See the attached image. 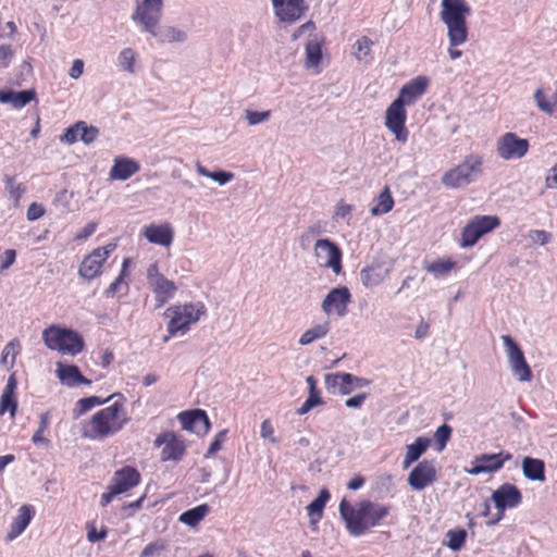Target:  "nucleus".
<instances>
[{"label": "nucleus", "mask_w": 557, "mask_h": 557, "mask_svg": "<svg viewBox=\"0 0 557 557\" xmlns=\"http://www.w3.org/2000/svg\"><path fill=\"white\" fill-rule=\"evenodd\" d=\"M522 473L530 481H545V463L542 459L524 457L521 463Z\"/></svg>", "instance_id": "obj_32"}, {"label": "nucleus", "mask_w": 557, "mask_h": 557, "mask_svg": "<svg viewBox=\"0 0 557 557\" xmlns=\"http://www.w3.org/2000/svg\"><path fill=\"white\" fill-rule=\"evenodd\" d=\"M33 515L34 510L30 506L24 505L18 509V513L13 520L11 524V531L8 534L9 540H14L24 532V530L28 527Z\"/></svg>", "instance_id": "obj_34"}, {"label": "nucleus", "mask_w": 557, "mask_h": 557, "mask_svg": "<svg viewBox=\"0 0 557 557\" xmlns=\"http://www.w3.org/2000/svg\"><path fill=\"white\" fill-rule=\"evenodd\" d=\"M446 545L453 550L458 552L462 548L467 537V531L463 529L449 530L446 533Z\"/></svg>", "instance_id": "obj_43"}, {"label": "nucleus", "mask_w": 557, "mask_h": 557, "mask_svg": "<svg viewBox=\"0 0 557 557\" xmlns=\"http://www.w3.org/2000/svg\"><path fill=\"white\" fill-rule=\"evenodd\" d=\"M394 199L391 195L388 187H385L380 195L374 199V205L370 209L372 215H382L393 209Z\"/></svg>", "instance_id": "obj_36"}, {"label": "nucleus", "mask_w": 557, "mask_h": 557, "mask_svg": "<svg viewBox=\"0 0 557 557\" xmlns=\"http://www.w3.org/2000/svg\"><path fill=\"white\" fill-rule=\"evenodd\" d=\"M492 500L497 509V517L488 522L490 525L499 522L507 509L518 507L522 503V493L515 484L504 483L492 493Z\"/></svg>", "instance_id": "obj_8"}, {"label": "nucleus", "mask_w": 557, "mask_h": 557, "mask_svg": "<svg viewBox=\"0 0 557 557\" xmlns=\"http://www.w3.org/2000/svg\"><path fill=\"white\" fill-rule=\"evenodd\" d=\"M17 410V401L14 395L2 394L0 398V414L9 411L11 417L15 416Z\"/></svg>", "instance_id": "obj_48"}, {"label": "nucleus", "mask_w": 557, "mask_h": 557, "mask_svg": "<svg viewBox=\"0 0 557 557\" xmlns=\"http://www.w3.org/2000/svg\"><path fill=\"white\" fill-rule=\"evenodd\" d=\"M206 306L201 301L169 307L164 312V315L170 319L168 323L169 335L164 336L163 342H168L171 336L178 332H187L189 325L199 321L206 314Z\"/></svg>", "instance_id": "obj_3"}, {"label": "nucleus", "mask_w": 557, "mask_h": 557, "mask_svg": "<svg viewBox=\"0 0 557 557\" xmlns=\"http://www.w3.org/2000/svg\"><path fill=\"white\" fill-rule=\"evenodd\" d=\"M428 86V77L417 76L401 87L396 100H400L405 106L413 104L420 97L424 95Z\"/></svg>", "instance_id": "obj_24"}, {"label": "nucleus", "mask_w": 557, "mask_h": 557, "mask_svg": "<svg viewBox=\"0 0 557 557\" xmlns=\"http://www.w3.org/2000/svg\"><path fill=\"white\" fill-rule=\"evenodd\" d=\"M46 210L42 207V205H39L37 202H33L27 208L26 216L29 221H36L44 216Z\"/></svg>", "instance_id": "obj_57"}, {"label": "nucleus", "mask_w": 557, "mask_h": 557, "mask_svg": "<svg viewBox=\"0 0 557 557\" xmlns=\"http://www.w3.org/2000/svg\"><path fill=\"white\" fill-rule=\"evenodd\" d=\"M373 42L370 38L363 36L359 38L356 44L352 46L354 55L359 60H366V58L370 54L371 47Z\"/></svg>", "instance_id": "obj_45"}, {"label": "nucleus", "mask_w": 557, "mask_h": 557, "mask_svg": "<svg viewBox=\"0 0 557 557\" xmlns=\"http://www.w3.org/2000/svg\"><path fill=\"white\" fill-rule=\"evenodd\" d=\"M339 515L346 522L348 532L354 536H360L367 532L366 517L361 512V503L355 509L345 498L339 504Z\"/></svg>", "instance_id": "obj_20"}, {"label": "nucleus", "mask_w": 557, "mask_h": 557, "mask_svg": "<svg viewBox=\"0 0 557 557\" xmlns=\"http://www.w3.org/2000/svg\"><path fill=\"white\" fill-rule=\"evenodd\" d=\"M436 479L435 461L424 459L412 468L408 474L407 483L413 491H422L434 483Z\"/></svg>", "instance_id": "obj_18"}, {"label": "nucleus", "mask_w": 557, "mask_h": 557, "mask_svg": "<svg viewBox=\"0 0 557 557\" xmlns=\"http://www.w3.org/2000/svg\"><path fill=\"white\" fill-rule=\"evenodd\" d=\"M128 422L122 404L114 403L99 411L84 424L82 435L89 440H103L120 432Z\"/></svg>", "instance_id": "obj_2"}, {"label": "nucleus", "mask_w": 557, "mask_h": 557, "mask_svg": "<svg viewBox=\"0 0 557 557\" xmlns=\"http://www.w3.org/2000/svg\"><path fill=\"white\" fill-rule=\"evenodd\" d=\"M322 59V42L314 35L306 44V65L307 67L318 66Z\"/></svg>", "instance_id": "obj_38"}, {"label": "nucleus", "mask_w": 557, "mask_h": 557, "mask_svg": "<svg viewBox=\"0 0 557 557\" xmlns=\"http://www.w3.org/2000/svg\"><path fill=\"white\" fill-rule=\"evenodd\" d=\"M148 33L161 44L184 42L187 39V34L184 30L173 26L159 27L158 25Z\"/></svg>", "instance_id": "obj_31"}, {"label": "nucleus", "mask_w": 557, "mask_h": 557, "mask_svg": "<svg viewBox=\"0 0 557 557\" xmlns=\"http://www.w3.org/2000/svg\"><path fill=\"white\" fill-rule=\"evenodd\" d=\"M227 430H221L210 444L206 457H210L222 448V444L226 438Z\"/></svg>", "instance_id": "obj_54"}, {"label": "nucleus", "mask_w": 557, "mask_h": 557, "mask_svg": "<svg viewBox=\"0 0 557 557\" xmlns=\"http://www.w3.org/2000/svg\"><path fill=\"white\" fill-rule=\"evenodd\" d=\"M210 507L207 504H202L181 513L178 520L189 527H195L207 516Z\"/></svg>", "instance_id": "obj_37"}, {"label": "nucleus", "mask_w": 557, "mask_h": 557, "mask_svg": "<svg viewBox=\"0 0 557 557\" xmlns=\"http://www.w3.org/2000/svg\"><path fill=\"white\" fill-rule=\"evenodd\" d=\"M512 455L509 451L502 450L497 454H481L475 456L471 462V468L467 472L471 475L481 473H495L499 471L506 461H509Z\"/></svg>", "instance_id": "obj_17"}, {"label": "nucleus", "mask_w": 557, "mask_h": 557, "mask_svg": "<svg viewBox=\"0 0 557 557\" xmlns=\"http://www.w3.org/2000/svg\"><path fill=\"white\" fill-rule=\"evenodd\" d=\"M367 396L368 395L366 393L355 395V396L346 399L345 406L348 408H360L363 405Z\"/></svg>", "instance_id": "obj_62"}, {"label": "nucleus", "mask_w": 557, "mask_h": 557, "mask_svg": "<svg viewBox=\"0 0 557 557\" xmlns=\"http://www.w3.org/2000/svg\"><path fill=\"white\" fill-rule=\"evenodd\" d=\"M135 52L131 48L123 49L119 54V64L127 72H133Z\"/></svg>", "instance_id": "obj_49"}, {"label": "nucleus", "mask_w": 557, "mask_h": 557, "mask_svg": "<svg viewBox=\"0 0 557 557\" xmlns=\"http://www.w3.org/2000/svg\"><path fill=\"white\" fill-rule=\"evenodd\" d=\"M164 548H165V545L163 542L157 541V542L149 543L143 549L140 557H152V556L159 554L160 552H162Z\"/></svg>", "instance_id": "obj_56"}, {"label": "nucleus", "mask_w": 557, "mask_h": 557, "mask_svg": "<svg viewBox=\"0 0 557 557\" xmlns=\"http://www.w3.org/2000/svg\"><path fill=\"white\" fill-rule=\"evenodd\" d=\"M275 14L282 22L294 23L305 13L304 0H272Z\"/></svg>", "instance_id": "obj_23"}, {"label": "nucleus", "mask_w": 557, "mask_h": 557, "mask_svg": "<svg viewBox=\"0 0 557 557\" xmlns=\"http://www.w3.org/2000/svg\"><path fill=\"white\" fill-rule=\"evenodd\" d=\"M407 113L405 104L400 100H394L386 109L385 126L391 131L396 140L399 143H406L408 139L409 132L405 126Z\"/></svg>", "instance_id": "obj_16"}, {"label": "nucleus", "mask_w": 557, "mask_h": 557, "mask_svg": "<svg viewBox=\"0 0 557 557\" xmlns=\"http://www.w3.org/2000/svg\"><path fill=\"white\" fill-rule=\"evenodd\" d=\"M500 225V220L496 215H476L470 220L461 233V247H472L485 234L492 232Z\"/></svg>", "instance_id": "obj_6"}, {"label": "nucleus", "mask_w": 557, "mask_h": 557, "mask_svg": "<svg viewBox=\"0 0 557 557\" xmlns=\"http://www.w3.org/2000/svg\"><path fill=\"white\" fill-rule=\"evenodd\" d=\"M98 135L99 129L97 127L88 126L84 121H78L65 129L60 140L69 145L82 140L84 144L89 145L96 140Z\"/></svg>", "instance_id": "obj_22"}, {"label": "nucleus", "mask_w": 557, "mask_h": 557, "mask_svg": "<svg viewBox=\"0 0 557 557\" xmlns=\"http://www.w3.org/2000/svg\"><path fill=\"white\" fill-rule=\"evenodd\" d=\"M177 419L184 430L197 435H203L210 429L209 418L202 409L183 411L177 416Z\"/></svg>", "instance_id": "obj_21"}, {"label": "nucleus", "mask_w": 557, "mask_h": 557, "mask_svg": "<svg viewBox=\"0 0 557 557\" xmlns=\"http://www.w3.org/2000/svg\"><path fill=\"white\" fill-rule=\"evenodd\" d=\"M13 57V50L11 46L9 45H1L0 46V64L3 67H7L9 65L10 60Z\"/></svg>", "instance_id": "obj_59"}, {"label": "nucleus", "mask_w": 557, "mask_h": 557, "mask_svg": "<svg viewBox=\"0 0 557 557\" xmlns=\"http://www.w3.org/2000/svg\"><path fill=\"white\" fill-rule=\"evenodd\" d=\"M145 237L148 242L161 246H170L173 240V230L169 224H151L145 228Z\"/></svg>", "instance_id": "obj_28"}, {"label": "nucleus", "mask_w": 557, "mask_h": 557, "mask_svg": "<svg viewBox=\"0 0 557 557\" xmlns=\"http://www.w3.org/2000/svg\"><path fill=\"white\" fill-rule=\"evenodd\" d=\"M112 397H113V395L110 396L108 399H102L99 396H89V397L82 398L76 403V408L74 409V414H75V417L82 416V414L86 413L87 411H89L90 409H92L94 407L100 406V405L107 403Z\"/></svg>", "instance_id": "obj_41"}, {"label": "nucleus", "mask_w": 557, "mask_h": 557, "mask_svg": "<svg viewBox=\"0 0 557 557\" xmlns=\"http://www.w3.org/2000/svg\"><path fill=\"white\" fill-rule=\"evenodd\" d=\"M529 140L515 133H506L497 141V154L503 160H519L529 151Z\"/></svg>", "instance_id": "obj_15"}, {"label": "nucleus", "mask_w": 557, "mask_h": 557, "mask_svg": "<svg viewBox=\"0 0 557 557\" xmlns=\"http://www.w3.org/2000/svg\"><path fill=\"white\" fill-rule=\"evenodd\" d=\"M246 120L249 125H257L263 122H267L270 119L271 112L270 111H251L246 110L245 111Z\"/></svg>", "instance_id": "obj_51"}, {"label": "nucleus", "mask_w": 557, "mask_h": 557, "mask_svg": "<svg viewBox=\"0 0 557 557\" xmlns=\"http://www.w3.org/2000/svg\"><path fill=\"white\" fill-rule=\"evenodd\" d=\"M42 339L49 349L63 355L76 356L84 349L83 336L70 329L51 325L44 330Z\"/></svg>", "instance_id": "obj_4"}, {"label": "nucleus", "mask_w": 557, "mask_h": 557, "mask_svg": "<svg viewBox=\"0 0 557 557\" xmlns=\"http://www.w3.org/2000/svg\"><path fill=\"white\" fill-rule=\"evenodd\" d=\"M483 172V159L479 154H469L465 160L444 173L442 183L449 188H461L475 182Z\"/></svg>", "instance_id": "obj_5"}, {"label": "nucleus", "mask_w": 557, "mask_h": 557, "mask_svg": "<svg viewBox=\"0 0 557 557\" xmlns=\"http://www.w3.org/2000/svg\"><path fill=\"white\" fill-rule=\"evenodd\" d=\"M273 432H274V430H273L271 422L269 420H264L261 423V428H260L261 437L270 440L271 443H275L276 440L273 436Z\"/></svg>", "instance_id": "obj_61"}, {"label": "nucleus", "mask_w": 557, "mask_h": 557, "mask_svg": "<svg viewBox=\"0 0 557 557\" xmlns=\"http://www.w3.org/2000/svg\"><path fill=\"white\" fill-rule=\"evenodd\" d=\"M36 92L33 89L21 91L0 90V102L10 103L14 109H22L35 99Z\"/></svg>", "instance_id": "obj_29"}, {"label": "nucleus", "mask_w": 557, "mask_h": 557, "mask_svg": "<svg viewBox=\"0 0 557 557\" xmlns=\"http://www.w3.org/2000/svg\"><path fill=\"white\" fill-rule=\"evenodd\" d=\"M441 8V21L447 27L448 54L451 60H456L462 54L456 47L468 40L467 16L471 14V8L466 0H442Z\"/></svg>", "instance_id": "obj_1"}, {"label": "nucleus", "mask_w": 557, "mask_h": 557, "mask_svg": "<svg viewBox=\"0 0 557 557\" xmlns=\"http://www.w3.org/2000/svg\"><path fill=\"white\" fill-rule=\"evenodd\" d=\"M5 188L9 194L16 200L20 199L25 191L22 185L15 182L14 177L5 178Z\"/></svg>", "instance_id": "obj_55"}, {"label": "nucleus", "mask_w": 557, "mask_h": 557, "mask_svg": "<svg viewBox=\"0 0 557 557\" xmlns=\"http://www.w3.org/2000/svg\"><path fill=\"white\" fill-rule=\"evenodd\" d=\"M156 447H161L160 459L162 461H180L186 453L184 440L174 432L160 433L154 442Z\"/></svg>", "instance_id": "obj_14"}, {"label": "nucleus", "mask_w": 557, "mask_h": 557, "mask_svg": "<svg viewBox=\"0 0 557 557\" xmlns=\"http://www.w3.org/2000/svg\"><path fill=\"white\" fill-rule=\"evenodd\" d=\"M351 301V294L346 286L332 288L324 297L321 308L327 315L335 313L339 318L346 315L347 306Z\"/></svg>", "instance_id": "obj_19"}, {"label": "nucleus", "mask_w": 557, "mask_h": 557, "mask_svg": "<svg viewBox=\"0 0 557 557\" xmlns=\"http://www.w3.org/2000/svg\"><path fill=\"white\" fill-rule=\"evenodd\" d=\"M502 341L505 346V351L512 374L520 382H530L533 376L532 371L524 358V354L520 346L515 342V339L510 335H503Z\"/></svg>", "instance_id": "obj_9"}, {"label": "nucleus", "mask_w": 557, "mask_h": 557, "mask_svg": "<svg viewBox=\"0 0 557 557\" xmlns=\"http://www.w3.org/2000/svg\"><path fill=\"white\" fill-rule=\"evenodd\" d=\"M361 512L366 517L367 530L375 527L388 513V507L373 504L370 500L361 502Z\"/></svg>", "instance_id": "obj_33"}, {"label": "nucleus", "mask_w": 557, "mask_h": 557, "mask_svg": "<svg viewBox=\"0 0 557 557\" xmlns=\"http://www.w3.org/2000/svg\"><path fill=\"white\" fill-rule=\"evenodd\" d=\"M83 70H84V62L81 59H76L72 63V66L69 71V76L71 78L77 79L83 74Z\"/></svg>", "instance_id": "obj_63"}, {"label": "nucleus", "mask_w": 557, "mask_h": 557, "mask_svg": "<svg viewBox=\"0 0 557 557\" xmlns=\"http://www.w3.org/2000/svg\"><path fill=\"white\" fill-rule=\"evenodd\" d=\"M383 278L381 270L376 268H367L360 272L361 283L368 288L377 286L382 283Z\"/></svg>", "instance_id": "obj_42"}, {"label": "nucleus", "mask_w": 557, "mask_h": 557, "mask_svg": "<svg viewBox=\"0 0 557 557\" xmlns=\"http://www.w3.org/2000/svg\"><path fill=\"white\" fill-rule=\"evenodd\" d=\"M55 374L60 382L69 387H74L79 384L89 385L91 383L90 380L82 374L81 370L75 364L58 362Z\"/></svg>", "instance_id": "obj_26"}, {"label": "nucleus", "mask_w": 557, "mask_h": 557, "mask_svg": "<svg viewBox=\"0 0 557 557\" xmlns=\"http://www.w3.org/2000/svg\"><path fill=\"white\" fill-rule=\"evenodd\" d=\"M48 424H49L48 413H42L40 416L39 426H38L37 431L35 432V434L32 437V441H33L34 444L47 443L48 442V440L42 436V433L48 428Z\"/></svg>", "instance_id": "obj_52"}, {"label": "nucleus", "mask_w": 557, "mask_h": 557, "mask_svg": "<svg viewBox=\"0 0 557 557\" xmlns=\"http://www.w3.org/2000/svg\"><path fill=\"white\" fill-rule=\"evenodd\" d=\"M455 267V262L451 260H436L425 267V270L435 276H443L448 274L453 268Z\"/></svg>", "instance_id": "obj_44"}, {"label": "nucleus", "mask_w": 557, "mask_h": 557, "mask_svg": "<svg viewBox=\"0 0 557 557\" xmlns=\"http://www.w3.org/2000/svg\"><path fill=\"white\" fill-rule=\"evenodd\" d=\"M97 228V224L95 222L87 223L76 235V240H85L89 236H91Z\"/></svg>", "instance_id": "obj_58"}, {"label": "nucleus", "mask_w": 557, "mask_h": 557, "mask_svg": "<svg viewBox=\"0 0 557 557\" xmlns=\"http://www.w3.org/2000/svg\"><path fill=\"white\" fill-rule=\"evenodd\" d=\"M139 170L140 165L137 161L126 157L116 158L110 170V177L112 180L126 181L139 172Z\"/></svg>", "instance_id": "obj_27"}, {"label": "nucleus", "mask_w": 557, "mask_h": 557, "mask_svg": "<svg viewBox=\"0 0 557 557\" xmlns=\"http://www.w3.org/2000/svg\"><path fill=\"white\" fill-rule=\"evenodd\" d=\"M115 248L116 245L110 243L103 247H98L94 249L82 261L78 274L87 281L97 277L101 273L103 262L110 257V255L115 250Z\"/></svg>", "instance_id": "obj_13"}, {"label": "nucleus", "mask_w": 557, "mask_h": 557, "mask_svg": "<svg viewBox=\"0 0 557 557\" xmlns=\"http://www.w3.org/2000/svg\"><path fill=\"white\" fill-rule=\"evenodd\" d=\"M528 238L532 243L543 246L552 242L553 235L544 230H531Z\"/></svg>", "instance_id": "obj_50"}, {"label": "nucleus", "mask_w": 557, "mask_h": 557, "mask_svg": "<svg viewBox=\"0 0 557 557\" xmlns=\"http://www.w3.org/2000/svg\"><path fill=\"white\" fill-rule=\"evenodd\" d=\"M196 170H197L198 174H200L201 176L209 177V178L213 180L214 182H218L220 185L227 184L234 177L233 173L226 172L223 170L210 172L200 163H197Z\"/></svg>", "instance_id": "obj_40"}, {"label": "nucleus", "mask_w": 557, "mask_h": 557, "mask_svg": "<svg viewBox=\"0 0 557 557\" xmlns=\"http://www.w3.org/2000/svg\"><path fill=\"white\" fill-rule=\"evenodd\" d=\"M147 282L154 294L156 307L160 308L172 299L177 290L173 281L168 280L159 272L157 263H151L147 269Z\"/></svg>", "instance_id": "obj_7"}, {"label": "nucleus", "mask_w": 557, "mask_h": 557, "mask_svg": "<svg viewBox=\"0 0 557 557\" xmlns=\"http://www.w3.org/2000/svg\"><path fill=\"white\" fill-rule=\"evenodd\" d=\"M431 440L425 436H419L413 443L406 446V455L403 461V469H408L413 462L428 450Z\"/></svg>", "instance_id": "obj_30"}, {"label": "nucleus", "mask_w": 557, "mask_h": 557, "mask_svg": "<svg viewBox=\"0 0 557 557\" xmlns=\"http://www.w3.org/2000/svg\"><path fill=\"white\" fill-rule=\"evenodd\" d=\"M128 262L129 259H124L120 275L110 284L106 292L108 296H113L120 290V286L122 285L124 276L126 274V268L128 265Z\"/></svg>", "instance_id": "obj_53"}, {"label": "nucleus", "mask_w": 557, "mask_h": 557, "mask_svg": "<svg viewBox=\"0 0 557 557\" xmlns=\"http://www.w3.org/2000/svg\"><path fill=\"white\" fill-rule=\"evenodd\" d=\"M534 99L539 109L548 115H553L556 110L555 102H550L544 95L542 89H536L534 92Z\"/></svg>", "instance_id": "obj_47"}, {"label": "nucleus", "mask_w": 557, "mask_h": 557, "mask_svg": "<svg viewBox=\"0 0 557 557\" xmlns=\"http://www.w3.org/2000/svg\"><path fill=\"white\" fill-rule=\"evenodd\" d=\"M330 331V321H324L313 325L312 327L305 331L300 338L299 344L302 346L309 345L317 339L323 338Z\"/></svg>", "instance_id": "obj_39"}, {"label": "nucleus", "mask_w": 557, "mask_h": 557, "mask_svg": "<svg viewBox=\"0 0 557 557\" xmlns=\"http://www.w3.org/2000/svg\"><path fill=\"white\" fill-rule=\"evenodd\" d=\"M139 482V472L135 468L126 466L114 473L110 485L115 490V493L122 494L136 486Z\"/></svg>", "instance_id": "obj_25"}, {"label": "nucleus", "mask_w": 557, "mask_h": 557, "mask_svg": "<svg viewBox=\"0 0 557 557\" xmlns=\"http://www.w3.org/2000/svg\"><path fill=\"white\" fill-rule=\"evenodd\" d=\"M314 29H315L314 23L311 21H308L307 23L302 24L295 30V33L293 34V39L296 40L306 33L311 34Z\"/></svg>", "instance_id": "obj_64"}, {"label": "nucleus", "mask_w": 557, "mask_h": 557, "mask_svg": "<svg viewBox=\"0 0 557 557\" xmlns=\"http://www.w3.org/2000/svg\"><path fill=\"white\" fill-rule=\"evenodd\" d=\"M325 388L331 394L348 395L355 389L370 385V381L351 373H327L324 375Z\"/></svg>", "instance_id": "obj_11"}, {"label": "nucleus", "mask_w": 557, "mask_h": 557, "mask_svg": "<svg viewBox=\"0 0 557 557\" xmlns=\"http://www.w3.org/2000/svg\"><path fill=\"white\" fill-rule=\"evenodd\" d=\"M16 259V251L14 249H7L2 256L1 270L9 269Z\"/></svg>", "instance_id": "obj_60"}, {"label": "nucleus", "mask_w": 557, "mask_h": 557, "mask_svg": "<svg viewBox=\"0 0 557 557\" xmlns=\"http://www.w3.org/2000/svg\"><path fill=\"white\" fill-rule=\"evenodd\" d=\"M162 7L163 0H137L132 20L143 25L145 32H151L161 21Z\"/></svg>", "instance_id": "obj_12"}, {"label": "nucleus", "mask_w": 557, "mask_h": 557, "mask_svg": "<svg viewBox=\"0 0 557 557\" xmlns=\"http://www.w3.org/2000/svg\"><path fill=\"white\" fill-rule=\"evenodd\" d=\"M314 258L319 267L331 269L335 274L342 272V250L329 238H321L314 243Z\"/></svg>", "instance_id": "obj_10"}, {"label": "nucleus", "mask_w": 557, "mask_h": 557, "mask_svg": "<svg viewBox=\"0 0 557 557\" xmlns=\"http://www.w3.org/2000/svg\"><path fill=\"white\" fill-rule=\"evenodd\" d=\"M331 498L327 488H321L317 498H314L307 507V513L310 517V523L315 524L320 521L323 515V509Z\"/></svg>", "instance_id": "obj_35"}, {"label": "nucleus", "mask_w": 557, "mask_h": 557, "mask_svg": "<svg viewBox=\"0 0 557 557\" xmlns=\"http://www.w3.org/2000/svg\"><path fill=\"white\" fill-rule=\"evenodd\" d=\"M451 432L453 429L446 423L437 428L434 433V438L438 445L437 451H442L446 447V444L451 436Z\"/></svg>", "instance_id": "obj_46"}]
</instances>
